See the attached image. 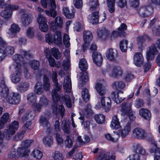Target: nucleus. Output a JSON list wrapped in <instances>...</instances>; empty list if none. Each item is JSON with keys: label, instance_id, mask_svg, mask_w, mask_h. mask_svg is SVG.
I'll return each mask as SVG.
<instances>
[{"label": "nucleus", "instance_id": "423d86ee", "mask_svg": "<svg viewBox=\"0 0 160 160\" xmlns=\"http://www.w3.org/2000/svg\"><path fill=\"white\" fill-rule=\"evenodd\" d=\"M115 153L113 152H105L99 151L97 155L96 160H115Z\"/></svg>", "mask_w": 160, "mask_h": 160}, {"label": "nucleus", "instance_id": "09e8293b", "mask_svg": "<svg viewBox=\"0 0 160 160\" xmlns=\"http://www.w3.org/2000/svg\"><path fill=\"white\" fill-rule=\"evenodd\" d=\"M32 155L36 159H40L42 158L43 154L40 151L35 149L32 152Z\"/></svg>", "mask_w": 160, "mask_h": 160}, {"label": "nucleus", "instance_id": "de8ad7c7", "mask_svg": "<svg viewBox=\"0 0 160 160\" xmlns=\"http://www.w3.org/2000/svg\"><path fill=\"white\" fill-rule=\"evenodd\" d=\"M34 92L38 95H41L43 93V90L39 82H37L34 86Z\"/></svg>", "mask_w": 160, "mask_h": 160}, {"label": "nucleus", "instance_id": "5fc2aeb1", "mask_svg": "<svg viewBox=\"0 0 160 160\" xmlns=\"http://www.w3.org/2000/svg\"><path fill=\"white\" fill-rule=\"evenodd\" d=\"M52 156L55 160H63V159L62 154L58 151L54 152L52 154Z\"/></svg>", "mask_w": 160, "mask_h": 160}, {"label": "nucleus", "instance_id": "2eb2a0df", "mask_svg": "<svg viewBox=\"0 0 160 160\" xmlns=\"http://www.w3.org/2000/svg\"><path fill=\"white\" fill-rule=\"evenodd\" d=\"M111 97L113 100L117 103H120L125 99L123 92L122 91L118 92H112L111 94Z\"/></svg>", "mask_w": 160, "mask_h": 160}, {"label": "nucleus", "instance_id": "aec40b11", "mask_svg": "<svg viewBox=\"0 0 160 160\" xmlns=\"http://www.w3.org/2000/svg\"><path fill=\"white\" fill-rule=\"evenodd\" d=\"M133 61L134 64L138 67H140L144 61V58L142 53L136 52L133 56Z\"/></svg>", "mask_w": 160, "mask_h": 160}, {"label": "nucleus", "instance_id": "20e7f679", "mask_svg": "<svg viewBox=\"0 0 160 160\" xmlns=\"http://www.w3.org/2000/svg\"><path fill=\"white\" fill-rule=\"evenodd\" d=\"M88 74L86 72L81 73L78 82V87L80 89H82V96L83 100L87 102L88 101L90 98V95L89 93L88 90L87 88L83 89L82 87L85 83L88 81Z\"/></svg>", "mask_w": 160, "mask_h": 160}, {"label": "nucleus", "instance_id": "774afa93", "mask_svg": "<svg viewBox=\"0 0 160 160\" xmlns=\"http://www.w3.org/2000/svg\"><path fill=\"white\" fill-rule=\"evenodd\" d=\"M35 30L32 28L29 27L27 32V35L29 38L33 37L34 35Z\"/></svg>", "mask_w": 160, "mask_h": 160}, {"label": "nucleus", "instance_id": "ea45409f", "mask_svg": "<svg viewBox=\"0 0 160 160\" xmlns=\"http://www.w3.org/2000/svg\"><path fill=\"white\" fill-rule=\"evenodd\" d=\"M89 6L90 9L91 11L96 9L99 6L98 0H89Z\"/></svg>", "mask_w": 160, "mask_h": 160}, {"label": "nucleus", "instance_id": "7c9ffc66", "mask_svg": "<svg viewBox=\"0 0 160 160\" xmlns=\"http://www.w3.org/2000/svg\"><path fill=\"white\" fill-rule=\"evenodd\" d=\"M122 71L121 68L119 66H114L110 75L113 77L117 78L121 76L122 73Z\"/></svg>", "mask_w": 160, "mask_h": 160}, {"label": "nucleus", "instance_id": "5701e85b", "mask_svg": "<svg viewBox=\"0 0 160 160\" xmlns=\"http://www.w3.org/2000/svg\"><path fill=\"white\" fill-rule=\"evenodd\" d=\"M157 52V49L154 45H152L149 47L147 52V59L148 60H152L154 58V55Z\"/></svg>", "mask_w": 160, "mask_h": 160}, {"label": "nucleus", "instance_id": "cd10ccee", "mask_svg": "<svg viewBox=\"0 0 160 160\" xmlns=\"http://www.w3.org/2000/svg\"><path fill=\"white\" fill-rule=\"evenodd\" d=\"M62 128L64 132L69 134L71 132V129L69 121L67 119L63 120L62 122Z\"/></svg>", "mask_w": 160, "mask_h": 160}, {"label": "nucleus", "instance_id": "4d7b16f0", "mask_svg": "<svg viewBox=\"0 0 160 160\" xmlns=\"http://www.w3.org/2000/svg\"><path fill=\"white\" fill-rule=\"evenodd\" d=\"M95 119L97 123L98 124H101L104 122L105 117L102 114L97 115L95 116Z\"/></svg>", "mask_w": 160, "mask_h": 160}, {"label": "nucleus", "instance_id": "680f3d73", "mask_svg": "<svg viewBox=\"0 0 160 160\" xmlns=\"http://www.w3.org/2000/svg\"><path fill=\"white\" fill-rule=\"evenodd\" d=\"M30 65L33 69L37 70L39 68L40 64L38 61L33 60L30 62Z\"/></svg>", "mask_w": 160, "mask_h": 160}, {"label": "nucleus", "instance_id": "4468645a", "mask_svg": "<svg viewBox=\"0 0 160 160\" xmlns=\"http://www.w3.org/2000/svg\"><path fill=\"white\" fill-rule=\"evenodd\" d=\"M49 101L44 96H41L39 99L38 103H36L35 104V110L39 111L41 109V107H45L48 104Z\"/></svg>", "mask_w": 160, "mask_h": 160}, {"label": "nucleus", "instance_id": "49530a36", "mask_svg": "<svg viewBox=\"0 0 160 160\" xmlns=\"http://www.w3.org/2000/svg\"><path fill=\"white\" fill-rule=\"evenodd\" d=\"M99 12L96 11L93 13L92 17L90 18L91 21V22L92 24H97L98 23L99 18L98 14Z\"/></svg>", "mask_w": 160, "mask_h": 160}, {"label": "nucleus", "instance_id": "0e129e2a", "mask_svg": "<svg viewBox=\"0 0 160 160\" xmlns=\"http://www.w3.org/2000/svg\"><path fill=\"white\" fill-rule=\"evenodd\" d=\"M113 2H116L117 5L121 8H122L126 5V0H114Z\"/></svg>", "mask_w": 160, "mask_h": 160}, {"label": "nucleus", "instance_id": "37998d69", "mask_svg": "<svg viewBox=\"0 0 160 160\" xmlns=\"http://www.w3.org/2000/svg\"><path fill=\"white\" fill-rule=\"evenodd\" d=\"M125 86L124 83L122 81L114 82L112 84V87L115 89H123Z\"/></svg>", "mask_w": 160, "mask_h": 160}, {"label": "nucleus", "instance_id": "f3484780", "mask_svg": "<svg viewBox=\"0 0 160 160\" xmlns=\"http://www.w3.org/2000/svg\"><path fill=\"white\" fill-rule=\"evenodd\" d=\"M92 57L94 63L96 65L100 66L102 65L103 57L100 53L97 52H94L92 54Z\"/></svg>", "mask_w": 160, "mask_h": 160}, {"label": "nucleus", "instance_id": "052dcab7", "mask_svg": "<svg viewBox=\"0 0 160 160\" xmlns=\"http://www.w3.org/2000/svg\"><path fill=\"white\" fill-rule=\"evenodd\" d=\"M65 144L66 147L68 148H71L73 145V141L69 135H67L66 136V139L65 141Z\"/></svg>", "mask_w": 160, "mask_h": 160}, {"label": "nucleus", "instance_id": "6ab92c4d", "mask_svg": "<svg viewBox=\"0 0 160 160\" xmlns=\"http://www.w3.org/2000/svg\"><path fill=\"white\" fill-rule=\"evenodd\" d=\"M152 145L153 146L149 149V152L155 153L154 160H160V148L157 147L155 142L152 143Z\"/></svg>", "mask_w": 160, "mask_h": 160}, {"label": "nucleus", "instance_id": "338daca9", "mask_svg": "<svg viewBox=\"0 0 160 160\" xmlns=\"http://www.w3.org/2000/svg\"><path fill=\"white\" fill-rule=\"evenodd\" d=\"M83 113L84 114H88L92 113V111L91 109V105L88 104L85 108L83 110Z\"/></svg>", "mask_w": 160, "mask_h": 160}, {"label": "nucleus", "instance_id": "8fccbe9b", "mask_svg": "<svg viewBox=\"0 0 160 160\" xmlns=\"http://www.w3.org/2000/svg\"><path fill=\"white\" fill-rule=\"evenodd\" d=\"M8 157L12 158H18L19 157L18 152V149L16 150V149L13 148H12L11 151L8 154Z\"/></svg>", "mask_w": 160, "mask_h": 160}, {"label": "nucleus", "instance_id": "2f4dec72", "mask_svg": "<svg viewBox=\"0 0 160 160\" xmlns=\"http://www.w3.org/2000/svg\"><path fill=\"white\" fill-rule=\"evenodd\" d=\"M42 86L45 90L47 91L50 90L51 87L50 82L48 77L46 75L43 76Z\"/></svg>", "mask_w": 160, "mask_h": 160}, {"label": "nucleus", "instance_id": "a19ab883", "mask_svg": "<svg viewBox=\"0 0 160 160\" xmlns=\"http://www.w3.org/2000/svg\"><path fill=\"white\" fill-rule=\"evenodd\" d=\"M53 41L55 43L57 44H59L62 42V38L60 32H56L54 33Z\"/></svg>", "mask_w": 160, "mask_h": 160}, {"label": "nucleus", "instance_id": "39448f33", "mask_svg": "<svg viewBox=\"0 0 160 160\" xmlns=\"http://www.w3.org/2000/svg\"><path fill=\"white\" fill-rule=\"evenodd\" d=\"M139 153L143 155H145L146 152L145 150L140 144H137L136 147L135 151L130 155L126 158V160H139V156L138 154Z\"/></svg>", "mask_w": 160, "mask_h": 160}, {"label": "nucleus", "instance_id": "a878e982", "mask_svg": "<svg viewBox=\"0 0 160 160\" xmlns=\"http://www.w3.org/2000/svg\"><path fill=\"white\" fill-rule=\"evenodd\" d=\"M131 130V123L128 122L124 128L120 131V135L121 137L123 138H125L128 135Z\"/></svg>", "mask_w": 160, "mask_h": 160}, {"label": "nucleus", "instance_id": "3c124183", "mask_svg": "<svg viewBox=\"0 0 160 160\" xmlns=\"http://www.w3.org/2000/svg\"><path fill=\"white\" fill-rule=\"evenodd\" d=\"M128 41L126 40H123L120 43V48L122 52H126L127 49Z\"/></svg>", "mask_w": 160, "mask_h": 160}, {"label": "nucleus", "instance_id": "b1692460", "mask_svg": "<svg viewBox=\"0 0 160 160\" xmlns=\"http://www.w3.org/2000/svg\"><path fill=\"white\" fill-rule=\"evenodd\" d=\"M132 104L131 102H127L122 104L121 111L124 114L127 115L132 110L131 109Z\"/></svg>", "mask_w": 160, "mask_h": 160}, {"label": "nucleus", "instance_id": "c756f323", "mask_svg": "<svg viewBox=\"0 0 160 160\" xmlns=\"http://www.w3.org/2000/svg\"><path fill=\"white\" fill-rule=\"evenodd\" d=\"M29 148H25L22 146L18 148V152L19 157H21L28 158L29 156Z\"/></svg>", "mask_w": 160, "mask_h": 160}, {"label": "nucleus", "instance_id": "9d476101", "mask_svg": "<svg viewBox=\"0 0 160 160\" xmlns=\"http://www.w3.org/2000/svg\"><path fill=\"white\" fill-rule=\"evenodd\" d=\"M134 137L137 138L144 139L147 138L148 134L143 129L139 128H134L132 131Z\"/></svg>", "mask_w": 160, "mask_h": 160}, {"label": "nucleus", "instance_id": "412c9836", "mask_svg": "<svg viewBox=\"0 0 160 160\" xmlns=\"http://www.w3.org/2000/svg\"><path fill=\"white\" fill-rule=\"evenodd\" d=\"M29 86L28 82L26 81L22 82L18 84L16 88L18 92H23L28 89Z\"/></svg>", "mask_w": 160, "mask_h": 160}, {"label": "nucleus", "instance_id": "4c0bfd02", "mask_svg": "<svg viewBox=\"0 0 160 160\" xmlns=\"http://www.w3.org/2000/svg\"><path fill=\"white\" fill-rule=\"evenodd\" d=\"M6 9L2 11L0 13L1 16L5 19H8L11 18L12 14V11H10L8 8H5Z\"/></svg>", "mask_w": 160, "mask_h": 160}, {"label": "nucleus", "instance_id": "7ed1b4c3", "mask_svg": "<svg viewBox=\"0 0 160 160\" xmlns=\"http://www.w3.org/2000/svg\"><path fill=\"white\" fill-rule=\"evenodd\" d=\"M95 88L98 93L102 97L101 98L102 105L106 111H108L111 108V100L110 98L103 97L106 93V88L103 85L101 82H97L96 84Z\"/></svg>", "mask_w": 160, "mask_h": 160}, {"label": "nucleus", "instance_id": "1a4fd4ad", "mask_svg": "<svg viewBox=\"0 0 160 160\" xmlns=\"http://www.w3.org/2000/svg\"><path fill=\"white\" fill-rule=\"evenodd\" d=\"M153 8L150 6L141 7L138 9V12L139 15L142 17H146L151 15L152 12Z\"/></svg>", "mask_w": 160, "mask_h": 160}, {"label": "nucleus", "instance_id": "79ce46f5", "mask_svg": "<svg viewBox=\"0 0 160 160\" xmlns=\"http://www.w3.org/2000/svg\"><path fill=\"white\" fill-rule=\"evenodd\" d=\"M148 38L147 35H140L137 38V41L138 45L139 47H142L145 42L146 40Z\"/></svg>", "mask_w": 160, "mask_h": 160}, {"label": "nucleus", "instance_id": "393cba45", "mask_svg": "<svg viewBox=\"0 0 160 160\" xmlns=\"http://www.w3.org/2000/svg\"><path fill=\"white\" fill-rule=\"evenodd\" d=\"M63 87L65 92L67 93L70 92L72 88L71 82L70 78L68 76L65 78Z\"/></svg>", "mask_w": 160, "mask_h": 160}, {"label": "nucleus", "instance_id": "f704fd0d", "mask_svg": "<svg viewBox=\"0 0 160 160\" xmlns=\"http://www.w3.org/2000/svg\"><path fill=\"white\" fill-rule=\"evenodd\" d=\"M108 34V30L104 28L99 29L98 32V37L103 40H104L107 38Z\"/></svg>", "mask_w": 160, "mask_h": 160}, {"label": "nucleus", "instance_id": "0eeeda50", "mask_svg": "<svg viewBox=\"0 0 160 160\" xmlns=\"http://www.w3.org/2000/svg\"><path fill=\"white\" fill-rule=\"evenodd\" d=\"M92 33L90 31L86 30L83 33V38L84 43L82 46L84 52L87 48L89 43L92 41Z\"/></svg>", "mask_w": 160, "mask_h": 160}, {"label": "nucleus", "instance_id": "6e6552de", "mask_svg": "<svg viewBox=\"0 0 160 160\" xmlns=\"http://www.w3.org/2000/svg\"><path fill=\"white\" fill-rule=\"evenodd\" d=\"M19 127V124L18 121H14L9 126L8 129H5L4 133L6 135V137H9L11 135L14 134Z\"/></svg>", "mask_w": 160, "mask_h": 160}, {"label": "nucleus", "instance_id": "c03bdc74", "mask_svg": "<svg viewBox=\"0 0 160 160\" xmlns=\"http://www.w3.org/2000/svg\"><path fill=\"white\" fill-rule=\"evenodd\" d=\"M63 12L64 15L68 18H73L74 17V13L73 12L71 13L67 7H65L63 8Z\"/></svg>", "mask_w": 160, "mask_h": 160}, {"label": "nucleus", "instance_id": "c9c22d12", "mask_svg": "<svg viewBox=\"0 0 160 160\" xmlns=\"http://www.w3.org/2000/svg\"><path fill=\"white\" fill-rule=\"evenodd\" d=\"M120 125L117 116L113 117L111 123V127L112 129H117L120 127Z\"/></svg>", "mask_w": 160, "mask_h": 160}, {"label": "nucleus", "instance_id": "72a5a7b5", "mask_svg": "<svg viewBox=\"0 0 160 160\" xmlns=\"http://www.w3.org/2000/svg\"><path fill=\"white\" fill-rule=\"evenodd\" d=\"M119 134L117 132H114V134L111 136L110 133H107L105 135V138L108 141L115 142L117 141L119 137Z\"/></svg>", "mask_w": 160, "mask_h": 160}, {"label": "nucleus", "instance_id": "603ef678", "mask_svg": "<svg viewBox=\"0 0 160 160\" xmlns=\"http://www.w3.org/2000/svg\"><path fill=\"white\" fill-rule=\"evenodd\" d=\"M43 142L44 144L46 146L50 147L53 144V140L52 137L48 136L43 138Z\"/></svg>", "mask_w": 160, "mask_h": 160}, {"label": "nucleus", "instance_id": "864d4df0", "mask_svg": "<svg viewBox=\"0 0 160 160\" xmlns=\"http://www.w3.org/2000/svg\"><path fill=\"white\" fill-rule=\"evenodd\" d=\"M114 0H107L108 10L111 13H113L115 11L114 3Z\"/></svg>", "mask_w": 160, "mask_h": 160}, {"label": "nucleus", "instance_id": "bb28decb", "mask_svg": "<svg viewBox=\"0 0 160 160\" xmlns=\"http://www.w3.org/2000/svg\"><path fill=\"white\" fill-rule=\"evenodd\" d=\"M13 59L16 63L15 68H21V64L23 63V58L20 55L16 54L13 56Z\"/></svg>", "mask_w": 160, "mask_h": 160}, {"label": "nucleus", "instance_id": "58836bf2", "mask_svg": "<svg viewBox=\"0 0 160 160\" xmlns=\"http://www.w3.org/2000/svg\"><path fill=\"white\" fill-rule=\"evenodd\" d=\"M3 49L7 55H12L14 52L15 49L13 47L7 45L3 46Z\"/></svg>", "mask_w": 160, "mask_h": 160}, {"label": "nucleus", "instance_id": "e433bc0d", "mask_svg": "<svg viewBox=\"0 0 160 160\" xmlns=\"http://www.w3.org/2000/svg\"><path fill=\"white\" fill-rule=\"evenodd\" d=\"M37 96L35 93L31 92L27 96V99L28 101L35 107V104H36Z\"/></svg>", "mask_w": 160, "mask_h": 160}, {"label": "nucleus", "instance_id": "bf43d9fd", "mask_svg": "<svg viewBox=\"0 0 160 160\" xmlns=\"http://www.w3.org/2000/svg\"><path fill=\"white\" fill-rule=\"evenodd\" d=\"M25 131L22 130L21 132H18L16 134L13 138L14 141H18L21 140L23 138Z\"/></svg>", "mask_w": 160, "mask_h": 160}, {"label": "nucleus", "instance_id": "69168bd1", "mask_svg": "<svg viewBox=\"0 0 160 160\" xmlns=\"http://www.w3.org/2000/svg\"><path fill=\"white\" fill-rule=\"evenodd\" d=\"M37 20L39 25L47 22V20L46 18L43 15L41 14H38Z\"/></svg>", "mask_w": 160, "mask_h": 160}, {"label": "nucleus", "instance_id": "6e6d98bb", "mask_svg": "<svg viewBox=\"0 0 160 160\" xmlns=\"http://www.w3.org/2000/svg\"><path fill=\"white\" fill-rule=\"evenodd\" d=\"M33 118L34 116L31 112L27 113L23 115L22 118V120L23 122L27 120L31 121Z\"/></svg>", "mask_w": 160, "mask_h": 160}, {"label": "nucleus", "instance_id": "473e14b6", "mask_svg": "<svg viewBox=\"0 0 160 160\" xmlns=\"http://www.w3.org/2000/svg\"><path fill=\"white\" fill-rule=\"evenodd\" d=\"M40 123L45 129L49 132V129L51 127V125L48 122V119L44 116H41L39 119Z\"/></svg>", "mask_w": 160, "mask_h": 160}, {"label": "nucleus", "instance_id": "ddd939ff", "mask_svg": "<svg viewBox=\"0 0 160 160\" xmlns=\"http://www.w3.org/2000/svg\"><path fill=\"white\" fill-rule=\"evenodd\" d=\"M15 72L12 74L10 77L11 81L14 84H17L20 82L22 79V69L15 68Z\"/></svg>", "mask_w": 160, "mask_h": 160}, {"label": "nucleus", "instance_id": "dca6fc26", "mask_svg": "<svg viewBox=\"0 0 160 160\" xmlns=\"http://www.w3.org/2000/svg\"><path fill=\"white\" fill-rule=\"evenodd\" d=\"M118 54L117 50L112 48L108 49L106 53V57L107 59L112 61L115 60L117 57Z\"/></svg>", "mask_w": 160, "mask_h": 160}, {"label": "nucleus", "instance_id": "9b49d317", "mask_svg": "<svg viewBox=\"0 0 160 160\" xmlns=\"http://www.w3.org/2000/svg\"><path fill=\"white\" fill-rule=\"evenodd\" d=\"M63 24V20L62 18L60 17H57L54 21H52L50 23L51 29L54 32L58 28H61Z\"/></svg>", "mask_w": 160, "mask_h": 160}, {"label": "nucleus", "instance_id": "4be33fe9", "mask_svg": "<svg viewBox=\"0 0 160 160\" xmlns=\"http://www.w3.org/2000/svg\"><path fill=\"white\" fill-rule=\"evenodd\" d=\"M20 30V28L16 24L14 23L11 25L8 33L10 37L12 38Z\"/></svg>", "mask_w": 160, "mask_h": 160}, {"label": "nucleus", "instance_id": "f03ea898", "mask_svg": "<svg viewBox=\"0 0 160 160\" xmlns=\"http://www.w3.org/2000/svg\"><path fill=\"white\" fill-rule=\"evenodd\" d=\"M8 91L4 80H2L0 82V91L2 96L4 98H7V101L10 104H16L19 103L21 101L20 94L18 92H12L8 94Z\"/></svg>", "mask_w": 160, "mask_h": 160}, {"label": "nucleus", "instance_id": "a211bd4d", "mask_svg": "<svg viewBox=\"0 0 160 160\" xmlns=\"http://www.w3.org/2000/svg\"><path fill=\"white\" fill-rule=\"evenodd\" d=\"M33 19L32 15L30 14L24 13L21 17V22L24 26L29 25L32 22Z\"/></svg>", "mask_w": 160, "mask_h": 160}, {"label": "nucleus", "instance_id": "c85d7f7f", "mask_svg": "<svg viewBox=\"0 0 160 160\" xmlns=\"http://www.w3.org/2000/svg\"><path fill=\"white\" fill-rule=\"evenodd\" d=\"M140 115L145 119L149 120L151 119V114L150 111L148 109L142 108L139 110Z\"/></svg>", "mask_w": 160, "mask_h": 160}, {"label": "nucleus", "instance_id": "f257e3e1", "mask_svg": "<svg viewBox=\"0 0 160 160\" xmlns=\"http://www.w3.org/2000/svg\"><path fill=\"white\" fill-rule=\"evenodd\" d=\"M55 86L54 89L52 92V98L53 100L52 105L53 113L56 115L58 113H60L61 117L62 118L64 114L65 109L64 107L61 105L59 106L58 109V100L60 99V96L57 91L59 92L60 91L62 88V85L59 83L58 81L53 82Z\"/></svg>", "mask_w": 160, "mask_h": 160}, {"label": "nucleus", "instance_id": "e2e57ef3", "mask_svg": "<svg viewBox=\"0 0 160 160\" xmlns=\"http://www.w3.org/2000/svg\"><path fill=\"white\" fill-rule=\"evenodd\" d=\"M134 78V75L130 72H128L125 74L124 79L127 82H130Z\"/></svg>", "mask_w": 160, "mask_h": 160}, {"label": "nucleus", "instance_id": "f8f14e48", "mask_svg": "<svg viewBox=\"0 0 160 160\" xmlns=\"http://www.w3.org/2000/svg\"><path fill=\"white\" fill-rule=\"evenodd\" d=\"M48 6L50 7V10L45 11L44 13L47 16L55 18L57 15V12L55 10L56 6L55 0H50Z\"/></svg>", "mask_w": 160, "mask_h": 160}, {"label": "nucleus", "instance_id": "a18cd8bd", "mask_svg": "<svg viewBox=\"0 0 160 160\" xmlns=\"http://www.w3.org/2000/svg\"><path fill=\"white\" fill-rule=\"evenodd\" d=\"M80 69L82 71H84L88 68V65L86 60L84 59L80 60L79 63Z\"/></svg>", "mask_w": 160, "mask_h": 160}, {"label": "nucleus", "instance_id": "13d9d810", "mask_svg": "<svg viewBox=\"0 0 160 160\" xmlns=\"http://www.w3.org/2000/svg\"><path fill=\"white\" fill-rule=\"evenodd\" d=\"M52 53L53 57L57 59H59L61 56V54L58 49L55 48L52 49Z\"/></svg>", "mask_w": 160, "mask_h": 160}]
</instances>
